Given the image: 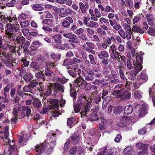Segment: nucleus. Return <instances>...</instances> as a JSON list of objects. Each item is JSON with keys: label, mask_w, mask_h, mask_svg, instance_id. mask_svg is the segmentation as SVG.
I'll list each match as a JSON object with an SVG mask.
<instances>
[{"label": "nucleus", "mask_w": 155, "mask_h": 155, "mask_svg": "<svg viewBox=\"0 0 155 155\" xmlns=\"http://www.w3.org/2000/svg\"><path fill=\"white\" fill-rule=\"evenodd\" d=\"M144 54V53L140 51V53H137L136 56L135 49L130 51V52H128L127 56L129 59H134L136 56V61L134 62V65L135 66L134 68H142V64L143 62V55Z\"/></svg>", "instance_id": "f257e3e1"}, {"label": "nucleus", "mask_w": 155, "mask_h": 155, "mask_svg": "<svg viewBox=\"0 0 155 155\" xmlns=\"http://www.w3.org/2000/svg\"><path fill=\"white\" fill-rule=\"evenodd\" d=\"M51 88H48L45 92V95L48 96L51 95L55 96L58 93H62L64 92V87L60 83L56 82L51 85Z\"/></svg>", "instance_id": "f03ea898"}, {"label": "nucleus", "mask_w": 155, "mask_h": 155, "mask_svg": "<svg viewBox=\"0 0 155 155\" xmlns=\"http://www.w3.org/2000/svg\"><path fill=\"white\" fill-rule=\"evenodd\" d=\"M19 25H14L11 23L8 24L6 25L7 28H5V35L7 38L10 41L14 39L15 38V34L13 33L14 30L16 32L20 31Z\"/></svg>", "instance_id": "7ed1b4c3"}, {"label": "nucleus", "mask_w": 155, "mask_h": 155, "mask_svg": "<svg viewBox=\"0 0 155 155\" xmlns=\"http://www.w3.org/2000/svg\"><path fill=\"white\" fill-rule=\"evenodd\" d=\"M131 32L133 39L136 41L139 42L140 41V34L137 33L142 34L144 32L140 28L134 25L132 27Z\"/></svg>", "instance_id": "20e7f679"}, {"label": "nucleus", "mask_w": 155, "mask_h": 155, "mask_svg": "<svg viewBox=\"0 0 155 155\" xmlns=\"http://www.w3.org/2000/svg\"><path fill=\"white\" fill-rule=\"evenodd\" d=\"M74 82L75 83V86L80 89H85L87 86L90 85V84H87L85 81L81 79H77Z\"/></svg>", "instance_id": "39448f33"}, {"label": "nucleus", "mask_w": 155, "mask_h": 155, "mask_svg": "<svg viewBox=\"0 0 155 155\" xmlns=\"http://www.w3.org/2000/svg\"><path fill=\"white\" fill-rule=\"evenodd\" d=\"M91 102L90 101H88L86 103V105L84 106V107L82 110L81 112V117H89V115H87L89 112L91 110L90 107Z\"/></svg>", "instance_id": "423d86ee"}, {"label": "nucleus", "mask_w": 155, "mask_h": 155, "mask_svg": "<svg viewBox=\"0 0 155 155\" xmlns=\"http://www.w3.org/2000/svg\"><path fill=\"white\" fill-rule=\"evenodd\" d=\"M63 36L66 38L69 39L68 41L70 43H78V39L77 38V36L74 34L70 32L64 33L63 34Z\"/></svg>", "instance_id": "0eeeda50"}, {"label": "nucleus", "mask_w": 155, "mask_h": 155, "mask_svg": "<svg viewBox=\"0 0 155 155\" xmlns=\"http://www.w3.org/2000/svg\"><path fill=\"white\" fill-rule=\"evenodd\" d=\"M51 105H50L52 109L55 112H58L57 111L59 106V101L56 99H50L49 100Z\"/></svg>", "instance_id": "6e6552de"}, {"label": "nucleus", "mask_w": 155, "mask_h": 155, "mask_svg": "<svg viewBox=\"0 0 155 155\" xmlns=\"http://www.w3.org/2000/svg\"><path fill=\"white\" fill-rule=\"evenodd\" d=\"M0 17L2 21L4 23L8 22H11L12 21H14L16 19L15 15L7 16L1 15L0 16Z\"/></svg>", "instance_id": "1a4fd4ad"}, {"label": "nucleus", "mask_w": 155, "mask_h": 155, "mask_svg": "<svg viewBox=\"0 0 155 155\" xmlns=\"http://www.w3.org/2000/svg\"><path fill=\"white\" fill-rule=\"evenodd\" d=\"M129 121L127 117L126 116L120 117L117 122V125L119 127H125Z\"/></svg>", "instance_id": "9d476101"}, {"label": "nucleus", "mask_w": 155, "mask_h": 155, "mask_svg": "<svg viewBox=\"0 0 155 155\" xmlns=\"http://www.w3.org/2000/svg\"><path fill=\"white\" fill-rule=\"evenodd\" d=\"M120 88V89H117L114 91L113 93V94L117 98L121 99L125 93L124 91L123 88Z\"/></svg>", "instance_id": "9b49d317"}, {"label": "nucleus", "mask_w": 155, "mask_h": 155, "mask_svg": "<svg viewBox=\"0 0 155 155\" xmlns=\"http://www.w3.org/2000/svg\"><path fill=\"white\" fill-rule=\"evenodd\" d=\"M49 135V136L52 137H51L50 139L49 140L48 139H47L45 140V142L48 143L49 141V140L51 141L50 142L49 145H50V147H52L53 148L55 147L56 145V138H55V136L56 135L55 134H50Z\"/></svg>", "instance_id": "f8f14e48"}, {"label": "nucleus", "mask_w": 155, "mask_h": 155, "mask_svg": "<svg viewBox=\"0 0 155 155\" xmlns=\"http://www.w3.org/2000/svg\"><path fill=\"white\" fill-rule=\"evenodd\" d=\"M50 111H51V116L54 117H58L60 114L59 112H55L52 109L51 107L49 106L47 108H43V111L44 114H46L48 112H50Z\"/></svg>", "instance_id": "ddd939ff"}, {"label": "nucleus", "mask_w": 155, "mask_h": 155, "mask_svg": "<svg viewBox=\"0 0 155 155\" xmlns=\"http://www.w3.org/2000/svg\"><path fill=\"white\" fill-rule=\"evenodd\" d=\"M22 110L21 114V117L24 118L26 116L25 112H26V116L28 117L31 112V109L29 106H23L22 107Z\"/></svg>", "instance_id": "4468645a"}, {"label": "nucleus", "mask_w": 155, "mask_h": 155, "mask_svg": "<svg viewBox=\"0 0 155 155\" xmlns=\"http://www.w3.org/2000/svg\"><path fill=\"white\" fill-rule=\"evenodd\" d=\"M47 145L44 143H43L40 145H38L36 149L37 155H41L43 153L45 150L46 148Z\"/></svg>", "instance_id": "2eb2a0df"}, {"label": "nucleus", "mask_w": 155, "mask_h": 155, "mask_svg": "<svg viewBox=\"0 0 155 155\" xmlns=\"http://www.w3.org/2000/svg\"><path fill=\"white\" fill-rule=\"evenodd\" d=\"M146 107L145 105H142L140 108L136 107L135 110L137 113L139 112L138 116L142 117L143 115H145L146 113Z\"/></svg>", "instance_id": "dca6fc26"}, {"label": "nucleus", "mask_w": 155, "mask_h": 155, "mask_svg": "<svg viewBox=\"0 0 155 155\" xmlns=\"http://www.w3.org/2000/svg\"><path fill=\"white\" fill-rule=\"evenodd\" d=\"M3 56L6 59V61L5 63L6 66L7 67H10V65L11 64L10 62H9V61L12 60L11 57H10V56L8 54L5 53H3L2 54Z\"/></svg>", "instance_id": "f3484780"}, {"label": "nucleus", "mask_w": 155, "mask_h": 155, "mask_svg": "<svg viewBox=\"0 0 155 155\" xmlns=\"http://www.w3.org/2000/svg\"><path fill=\"white\" fill-rule=\"evenodd\" d=\"M71 70H69L68 71V73L70 75L72 76L73 77H75L77 75V73L78 74H80V73L77 71V70L78 69V70H79L80 69L78 68H69Z\"/></svg>", "instance_id": "a211bd4d"}, {"label": "nucleus", "mask_w": 155, "mask_h": 155, "mask_svg": "<svg viewBox=\"0 0 155 155\" xmlns=\"http://www.w3.org/2000/svg\"><path fill=\"white\" fill-rule=\"evenodd\" d=\"M87 115H89V117H87L88 118H90V120L91 121H95L96 120H97L98 117L97 115V113H96L95 111H94V113H92L90 112V114H88Z\"/></svg>", "instance_id": "6ab92c4d"}, {"label": "nucleus", "mask_w": 155, "mask_h": 155, "mask_svg": "<svg viewBox=\"0 0 155 155\" xmlns=\"http://www.w3.org/2000/svg\"><path fill=\"white\" fill-rule=\"evenodd\" d=\"M124 113L125 114H131L133 111V107L130 105L126 106L124 108Z\"/></svg>", "instance_id": "aec40b11"}, {"label": "nucleus", "mask_w": 155, "mask_h": 155, "mask_svg": "<svg viewBox=\"0 0 155 155\" xmlns=\"http://www.w3.org/2000/svg\"><path fill=\"white\" fill-rule=\"evenodd\" d=\"M147 21L150 25H153L154 22L153 19V16L152 14H147L146 15Z\"/></svg>", "instance_id": "412c9836"}, {"label": "nucleus", "mask_w": 155, "mask_h": 155, "mask_svg": "<svg viewBox=\"0 0 155 155\" xmlns=\"http://www.w3.org/2000/svg\"><path fill=\"white\" fill-rule=\"evenodd\" d=\"M97 54L98 58L101 59H103L104 57L108 58L109 57L108 53L105 51H101L100 53Z\"/></svg>", "instance_id": "4be33fe9"}, {"label": "nucleus", "mask_w": 155, "mask_h": 155, "mask_svg": "<svg viewBox=\"0 0 155 155\" xmlns=\"http://www.w3.org/2000/svg\"><path fill=\"white\" fill-rule=\"evenodd\" d=\"M83 105L82 104H77L74 105V110L76 113L80 111L81 110L83 109Z\"/></svg>", "instance_id": "5701e85b"}, {"label": "nucleus", "mask_w": 155, "mask_h": 155, "mask_svg": "<svg viewBox=\"0 0 155 155\" xmlns=\"http://www.w3.org/2000/svg\"><path fill=\"white\" fill-rule=\"evenodd\" d=\"M33 105L34 107L38 108L41 106L42 104L39 99L35 98L33 100Z\"/></svg>", "instance_id": "b1692460"}, {"label": "nucleus", "mask_w": 155, "mask_h": 155, "mask_svg": "<svg viewBox=\"0 0 155 155\" xmlns=\"http://www.w3.org/2000/svg\"><path fill=\"white\" fill-rule=\"evenodd\" d=\"M132 84H133V86L134 88L136 89L139 88V85L138 83H137V81H133V82H132V81H131V83H130V82H127L126 84L125 85V86L127 87V89H129V87H128V86H130V85Z\"/></svg>", "instance_id": "393cba45"}, {"label": "nucleus", "mask_w": 155, "mask_h": 155, "mask_svg": "<svg viewBox=\"0 0 155 155\" xmlns=\"http://www.w3.org/2000/svg\"><path fill=\"white\" fill-rule=\"evenodd\" d=\"M125 94L122 97L121 100L123 101H125L126 100H129L130 99L131 95L130 93L128 92L127 91H124Z\"/></svg>", "instance_id": "a878e982"}, {"label": "nucleus", "mask_w": 155, "mask_h": 155, "mask_svg": "<svg viewBox=\"0 0 155 155\" xmlns=\"http://www.w3.org/2000/svg\"><path fill=\"white\" fill-rule=\"evenodd\" d=\"M33 78V76L31 74H26L24 76L23 78L25 81L28 82H30Z\"/></svg>", "instance_id": "bb28decb"}, {"label": "nucleus", "mask_w": 155, "mask_h": 155, "mask_svg": "<svg viewBox=\"0 0 155 155\" xmlns=\"http://www.w3.org/2000/svg\"><path fill=\"white\" fill-rule=\"evenodd\" d=\"M43 72L44 71H38L35 73V77L36 78H41L44 80H45L44 78H45V77Z\"/></svg>", "instance_id": "cd10ccee"}, {"label": "nucleus", "mask_w": 155, "mask_h": 155, "mask_svg": "<svg viewBox=\"0 0 155 155\" xmlns=\"http://www.w3.org/2000/svg\"><path fill=\"white\" fill-rule=\"evenodd\" d=\"M31 7L32 9L35 11H42L44 9V8L40 4L34 5Z\"/></svg>", "instance_id": "c85d7f7f"}, {"label": "nucleus", "mask_w": 155, "mask_h": 155, "mask_svg": "<svg viewBox=\"0 0 155 155\" xmlns=\"http://www.w3.org/2000/svg\"><path fill=\"white\" fill-rule=\"evenodd\" d=\"M53 39L56 43H60L61 42L62 37L61 35L58 34L53 36Z\"/></svg>", "instance_id": "c756f323"}, {"label": "nucleus", "mask_w": 155, "mask_h": 155, "mask_svg": "<svg viewBox=\"0 0 155 155\" xmlns=\"http://www.w3.org/2000/svg\"><path fill=\"white\" fill-rule=\"evenodd\" d=\"M72 140L74 142H77L79 139V134L77 132H75L71 136Z\"/></svg>", "instance_id": "7c9ffc66"}, {"label": "nucleus", "mask_w": 155, "mask_h": 155, "mask_svg": "<svg viewBox=\"0 0 155 155\" xmlns=\"http://www.w3.org/2000/svg\"><path fill=\"white\" fill-rule=\"evenodd\" d=\"M79 8L82 13L85 14L86 12V10L85 5L82 2H80L79 4Z\"/></svg>", "instance_id": "2f4dec72"}, {"label": "nucleus", "mask_w": 155, "mask_h": 155, "mask_svg": "<svg viewBox=\"0 0 155 155\" xmlns=\"http://www.w3.org/2000/svg\"><path fill=\"white\" fill-rule=\"evenodd\" d=\"M123 107L121 106H116L114 109L113 113L114 114H119L122 110Z\"/></svg>", "instance_id": "473e14b6"}, {"label": "nucleus", "mask_w": 155, "mask_h": 155, "mask_svg": "<svg viewBox=\"0 0 155 155\" xmlns=\"http://www.w3.org/2000/svg\"><path fill=\"white\" fill-rule=\"evenodd\" d=\"M141 68H134L130 72V75L131 76H135L141 70Z\"/></svg>", "instance_id": "72a5a7b5"}, {"label": "nucleus", "mask_w": 155, "mask_h": 155, "mask_svg": "<svg viewBox=\"0 0 155 155\" xmlns=\"http://www.w3.org/2000/svg\"><path fill=\"white\" fill-rule=\"evenodd\" d=\"M134 96L135 99H140L142 97L140 92L138 91H135Z\"/></svg>", "instance_id": "f704fd0d"}, {"label": "nucleus", "mask_w": 155, "mask_h": 155, "mask_svg": "<svg viewBox=\"0 0 155 155\" xmlns=\"http://www.w3.org/2000/svg\"><path fill=\"white\" fill-rule=\"evenodd\" d=\"M26 135H25L23 136L21 135L18 140V143H21L23 142V144H24V143H25L26 142L28 141V140L26 138Z\"/></svg>", "instance_id": "c9c22d12"}, {"label": "nucleus", "mask_w": 155, "mask_h": 155, "mask_svg": "<svg viewBox=\"0 0 155 155\" xmlns=\"http://www.w3.org/2000/svg\"><path fill=\"white\" fill-rule=\"evenodd\" d=\"M15 38L14 39H16L18 43H22L23 44L25 41V38L23 36H18L17 38L15 37Z\"/></svg>", "instance_id": "e433bc0d"}, {"label": "nucleus", "mask_w": 155, "mask_h": 155, "mask_svg": "<svg viewBox=\"0 0 155 155\" xmlns=\"http://www.w3.org/2000/svg\"><path fill=\"white\" fill-rule=\"evenodd\" d=\"M104 11L107 12H111L112 13H114L115 12L114 10L109 5H107L104 7Z\"/></svg>", "instance_id": "4c0bfd02"}, {"label": "nucleus", "mask_w": 155, "mask_h": 155, "mask_svg": "<svg viewBox=\"0 0 155 155\" xmlns=\"http://www.w3.org/2000/svg\"><path fill=\"white\" fill-rule=\"evenodd\" d=\"M71 64H79L81 65V64H82L81 61L80 60L75 58H74L73 59H71ZM81 67H82V66H81Z\"/></svg>", "instance_id": "58836bf2"}, {"label": "nucleus", "mask_w": 155, "mask_h": 155, "mask_svg": "<svg viewBox=\"0 0 155 155\" xmlns=\"http://www.w3.org/2000/svg\"><path fill=\"white\" fill-rule=\"evenodd\" d=\"M44 74H45L46 76H52V74L54 75V74L50 71V68H45V71H44Z\"/></svg>", "instance_id": "ea45409f"}, {"label": "nucleus", "mask_w": 155, "mask_h": 155, "mask_svg": "<svg viewBox=\"0 0 155 155\" xmlns=\"http://www.w3.org/2000/svg\"><path fill=\"white\" fill-rule=\"evenodd\" d=\"M98 26V23L93 21H91L88 23V25H87V26L89 27L90 28H94V27L97 28Z\"/></svg>", "instance_id": "a19ab883"}, {"label": "nucleus", "mask_w": 155, "mask_h": 155, "mask_svg": "<svg viewBox=\"0 0 155 155\" xmlns=\"http://www.w3.org/2000/svg\"><path fill=\"white\" fill-rule=\"evenodd\" d=\"M110 96H107L105 98L104 100L102 107L103 109L104 110H105L107 106V102H108V101H107V99H110Z\"/></svg>", "instance_id": "79ce46f5"}, {"label": "nucleus", "mask_w": 155, "mask_h": 155, "mask_svg": "<svg viewBox=\"0 0 155 155\" xmlns=\"http://www.w3.org/2000/svg\"><path fill=\"white\" fill-rule=\"evenodd\" d=\"M29 22L28 21H20V25L21 28H23L27 27L29 25Z\"/></svg>", "instance_id": "37998d69"}, {"label": "nucleus", "mask_w": 155, "mask_h": 155, "mask_svg": "<svg viewBox=\"0 0 155 155\" xmlns=\"http://www.w3.org/2000/svg\"><path fill=\"white\" fill-rule=\"evenodd\" d=\"M139 77L142 80H144V82H146L148 80L147 75L143 73H141Z\"/></svg>", "instance_id": "c03bdc74"}, {"label": "nucleus", "mask_w": 155, "mask_h": 155, "mask_svg": "<svg viewBox=\"0 0 155 155\" xmlns=\"http://www.w3.org/2000/svg\"><path fill=\"white\" fill-rule=\"evenodd\" d=\"M127 44L128 48L130 51L132 50H135L137 48L136 45H135V46H134V47H133L132 46V45L131 44L130 41H127Z\"/></svg>", "instance_id": "a18cd8bd"}, {"label": "nucleus", "mask_w": 155, "mask_h": 155, "mask_svg": "<svg viewBox=\"0 0 155 155\" xmlns=\"http://www.w3.org/2000/svg\"><path fill=\"white\" fill-rule=\"evenodd\" d=\"M130 20L128 18L124 17L122 20L121 24H126L128 25H130Z\"/></svg>", "instance_id": "49530a36"}, {"label": "nucleus", "mask_w": 155, "mask_h": 155, "mask_svg": "<svg viewBox=\"0 0 155 155\" xmlns=\"http://www.w3.org/2000/svg\"><path fill=\"white\" fill-rule=\"evenodd\" d=\"M16 2L15 0H12L10 2H8L6 3V5L8 7H13Z\"/></svg>", "instance_id": "de8ad7c7"}, {"label": "nucleus", "mask_w": 155, "mask_h": 155, "mask_svg": "<svg viewBox=\"0 0 155 155\" xmlns=\"http://www.w3.org/2000/svg\"><path fill=\"white\" fill-rule=\"evenodd\" d=\"M122 27L124 29L127 31H131L132 29L130 26V25H128L126 24H122Z\"/></svg>", "instance_id": "09e8293b"}, {"label": "nucleus", "mask_w": 155, "mask_h": 155, "mask_svg": "<svg viewBox=\"0 0 155 155\" xmlns=\"http://www.w3.org/2000/svg\"><path fill=\"white\" fill-rule=\"evenodd\" d=\"M148 145V144H143L142 143L141 145L140 148H139V149L140 150L147 151Z\"/></svg>", "instance_id": "8fccbe9b"}, {"label": "nucleus", "mask_w": 155, "mask_h": 155, "mask_svg": "<svg viewBox=\"0 0 155 155\" xmlns=\"http://www.w3.org/2000/svg\"><path fill=\"white\" fill-rule=\"evenodd\" d=\"M31 87L29 86V85L28 86H25L23 88L24 91L26 92H29L30 93H32V90Z\"/></svg>", "instance_id": "3c124183"}, {"label": "nucleus", "mask_w": 155, "mask_h": 155, "mask_svg": "<svg viewBox=\"0 0 155 155\" xmlns=\"http://www.w3.org/2000/svg\"><path fill=\"white\" fill-rule=\"evenodd\" d=\"M77 150V147H76L71 148L69 152L70 155H74L76 153Z\"/></svg>", "instance_id": "603ef678"}, {"label": "nucleus", "mask_w": 155, "mask_h": 155, "mask_svg": "<svg viewBox=\"0 0 155 155\" xmlns=\"http://www.w3.org/2000/svg\"><path fill=\"white\" fill-rule=\"evenodd\" d=\"M38 82L35 81L33 80L29 84V86L31 87L32 88H34L38 85Z\"/></svg>", "instance_id": "864d4df0"}, {"label": "nucleus", "mask_w": 155, "mask_h": 155, "mask_svg": "<svg viewBox=\"0 0 155 155\" xmlns=\"http://www.w3.org/2000/svg\"><path fill=\"white\" fill-rule=\"evenodd\" d=\"M93 72H91V74H89L86 75L85 77V79L87 81H92L94 79V76L92 75Z\"/></svg>", "instance_id": "5fc2aeb1"}, {"label": "nucleus", "mask_w": 155, "mask_h": 155, "mask_svg": "<svg viewBox=\"0 0 155 155\" xmlns=\"http://www.w3.org/2000/svg\"><path fill=\"white\" fill-rule=\"evenodd\" d=\"M61 24L65 28L69 27L71 25L70 23L66 20L63 21L62 22Z\"/></svg>", "instance_id": "6e6d98bb"}, {"label": "nucleus", "mask_w": 155, "mask_h": 155, "mask_svg": "<svg viewBox=\"0 0 155 155\" xmlns=\"http://www.w3.org/2000/svg\"><path fill=\"white\" fill-rule=\"evenodd\" d=\"M118 33L124 39H125V32L122 29H121L118 31Z\"/></svg>", "instance_id": "4d7b16f0"}, {"label": "nucleus", "mask_w": 155, "mask_h": 155, "mask_svg": "<svg viewBox=\"0 0 155 155\" xmlns=\"http://www.w3.org/2000/svg\"><path fill=\"white\" fill-rule=\"evenodd\" d=\"M20 109L19 107H15L14 108L13 111V113L15 117H16L18 116V112L19 110Z\"/></svg>", "instance_id": "13d9d810"}, {"label": "nucleus", "mask_w": 155, "mask_h": 155, "mask_svg": "<svg viewBox=\"0 0 155 155\" xmlns=\"http://www.w3.org/2000/svg\"><path fill=\"white\" fill-rule=\"evenodd\" d=\"M111 57L114 60H115L117 56L119 54V53L117 51H115L114 52H110Z\"/></svg>", "instance_id": "bf43d9fd"}, {"label": "nucleus", "mask_w": 155, "mask_h": 155, "mask_svg": "<svg viewBox=\"0 0 155 155\" xmlns=\"http://www.w3.org/2000/svg\"><path fill=\"white\" fill-rule=\"evenodd\" d=\"M71 59L68 58H67L64 61L63 64L64 66H66V65L71 64Z\"/></svg>", "instance_id": "052dcab7"}, {"label": "nucleus", "mask_w": 155, "mask_h": 155, "mask_svg": "<svg viewBox=\"0 0 155 155\" xmlns=\"http://www.w3.org/2000/svg\"><path fill=\"white\" fill-rule=\"evenodd\" d=\"M51 57L54 60H59L60 59V55L57 54H56L54 53H52L51 54Z\"/></svg>", "instance_id": "680f3d73"}, {"label": "nucleus", "mask_w": 155, "mask_h": 155, "mask_svg": "<svg viewBox=\"0 0 155 155\" xmlns=\"http://www.w3.org/2000/svg\"><path fill=\"white\" fill-rule=\"evenodd\" d=\"M75 121L74 119L73 118H69L68 119L67 124L69 126H71Z\"/></svg>", "instance_id": "e2e57ef3"}, {"label": "nucleus", "mask_w": 155, "mask_h": 155, "mask_svg": "<svg viewBox=\"0 0 155 155\" xmlns=\"http://www.w3.org/2000/svg\"><path fill=\"white\" fill-rule=\"evenodd\" d=\"M97 33L101 35H105L106 34L105 31L103 30L101 28H98L97 30Z\"/></svg>", "instance_id": "0e129e2a"}, {"label": "nucleus", "mask_w": 155, "mask_h": 155, "mask_svg": "<svg viewBox=\"0 0 155 155\" xmlns=\"http://www.w3.org/2000/svg\"><path fill=\"white\" fill-rule=\"evenodd\" d=\"M13 86V84L12 83H11V84H8L7 86H6L4 89V91L5 92H8L10 88H12Z\"/></svg>", "instance_id": "69168bd1"}, {"label": "nucleus", "mask_w": 155, "mask_h": 155, "mask_svg": "<svg viewBox=\"0 0 155 155\" xmlns=\"http://www.w3.org/2000/svg\"><path fill=\"white\" fill-rule=\"evenodd\" d=\"M117 48L114 44H113L110 47L109 51L110 52H114L116 51Z\"/></svg>", "instance_id": "338daca9"}, {"label": "nucleus", "mask_w": 155, "mask_h": 155, "mask_svg": "<svg viewBox=\"0 0 155 155\" xmlns=\"http://www.w3.org/2000/svg\"><path fill=\"white\" fill-rule=\"evenodd\" d=\"M148 34L152 36L155 35V31L152 28H150L147 31Z\"/></svg>", "instance_id": "774afa93"}]
</instances>
